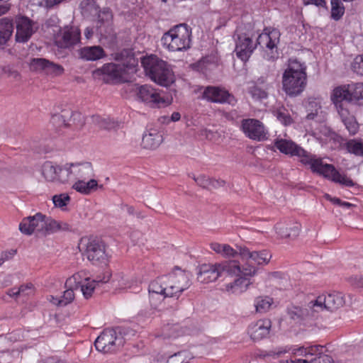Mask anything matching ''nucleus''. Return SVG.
Instances as JSON below:
<instances>
[{"label":"nucleus","instance_id":"obj_1","mask_svg":"<svg viewBox=\"0 0 363 363\" xmlns=\"http://www.w3.org/2000/svg\"><path fill=\"white\" fill-rule=\"evenodd\" d=\"M242 264L238 262L239 272L238 277L225 285V291L231 294H241L247 290L251 284L249 277L257 274L256 265L267 264L272 255L267 250L250 252L247 247L239 248Z\"/></svg>","mask_w":363,"mask_h":363},{"label":"nucleus","instance_id":"obj_2","mask_svg":"<svg viewBox=\"0 0 363 363\" xmlns=\"http://www.w3.org/2000/svg\"><path fill=\"white\" fill-rule=\"evenodd\" d=\"M60 229L59 223L41 213L24 218L19 224L21 232L27 235L35 234L37 236H46Z\"/></svg>","mask_w":363,"mask_h":363},{"label":"nucleus","instance_id":"obj_3","mask_svg":"<svg viewBox=\"0 0 363 363\" xmlns=\"http://www.w3.org/2000/svg\"><path fill=\"white\" fill-rule=\"evenodd\" d=\"M306 86V67L297 60L290 61L282 76V87L289 96L301 94Z\"/></svg>","mask_w":363,"mask_h":363},{"label":"nucleus","instance_id":"obj_4","mask_svg":"<svg viewBox=\"0 0 363 363\" xmlns=\"http://www.w3.org/2000/svg\"><path fill=\"white\" fill-rule=\"evenodd\" d=\"M238 261H224L215 264H203L199 268L197 279L201 283H209L219 277L224 279L238 277L239 272Z\"/></svg>","mask_w":363,"mask_h":363},{"label":"nucleus","instance_id":"obj_5","mask_svg":"<svg viewBox=\"0 0 363 363\" xmlns=\"http://www.w3.org/2000/svg\"><path fill=\"white\" fill-rule=\"evenodd\" d=\"M191 30L186 24L174 26L162 37L161 42L167 49L172 52L186 50L191 47Z\"/></svg>","mask_w":363,"mask_h":363},{"label":"nucleus","instance_id":"obj_6","mask_svg":"<svg viewBox=\"0 0 363 363\" xmlns=\"http://www.w3.org/2000/svg\"><path fill=\"white\" fill-rule=\"evenodd\" d=\"M142 65L146 74L156 83L167 86L174 82V75L167 63L156 56L143 57Z\"/></svg>","mask_w":363,"mask_h":363},{"label":"nucleus","instance_id":"obj_7","mask_svg":"<svg viewBox=\"0 0 363 363\" xmlns=\"http://www.w3.org/2000/svg\"><path fill=\"white\" fill-rule=\"evenodd\" d=\"M167 287L166 277H158L152 281L148 286L150 308L140 311L138 315L145 318H152L158 311V305L161 301L169 297L167 296Z\"/></svg>","mask_w":363,"mask_h":363},{"label":"nucleus","instance_id":"obj_8","mask_svg":"<svg viewBox=\"0 0 363 363\" xmlns=\"http://www.w3.org/2000/svg\"><path fill=\"white\" fill-rule=\"evenodd\" d=\"M79 248L84 251V255L87 259L94 265L106 264L108 260L105 242L100 238H82Z\"/></svg>","mask_w":363,"mask_h":363},{"label":"nucleus","instance_id":"obj_9","mask_svg":"<svg viewBox=\"0 0 363 363\" xmlns=\"http://www.w3.org/2000/svg\"><path fill=\"white\" fill-rule=\"evenodd\" d=\"M274 146L282 153L291 156H297L300 162L303 164H310L312 169V164L317 159L312 158L305 150L297 145L291 140L286 139H277L274 141Z\"/></svg>","mask_w":363,"mask_h":363},{"label":"nucleus","instance_id":"obj_10","mask_svg":"<svg viewBox=\"0 0 363 363\" xmlns=\"http://www.w3.org/2000/svg\"><path fill=\"white\" fill-rule=\"evenodd\" d=\"M312 171L346 186H353L354 185V183L351 179L347 177L345 175L340 174L333 165L324 164L321 159H317L313 162Z\"/></svg>","mask_w":363,"mask_h":363},{"label":"nucleus","instance_id":"obj_11","mask_svg":"<svg viewBox=\"0 0 363 363\" xmlns=\"http://www.w3.org/2000/svg\"><path fill=\"white\" fill-rule=\"evenodd\" d=\"M121 338L118 337L113 329H105L96 338L94 345L97 350L104 353L113 352L122 345Z\"/></svg>","mask_w":363,"mask_h":363},{"label":"nucleus","instance_id":"obj_12","mask_svg":"<svg viewBox=\"0 0 363 363\" xmlns=\"http://www.w3.org/2000/svg\"><path fill=\"white\" fill-rule=\"evenodd\" d=\"M345 303V298L343 294L340 292L333 291L327 295L319 296L315 301H313V311H316L318 313L323 309L334 311L342 307Z\"/></svg>","mask_w":363,"mask_h":363},{"label":"nucleus","instance_id":"obj_13","mask_svg":"<svg viewBox=\"0 0 363 363\" xmlns=\"http://www.w3.org/2000/svg\"><path fill=\"white\" fill-rule=\"evenodd\" d=\"M280 33L277 29L269 30L265 28L264 32L261 33L257 39L256 46L258 45L262 48L266 49V52L269 51L267 54V59L274 60L277 54V44L279 43Z\"/></svg>","mask_w":363,"mask_h":363},{"label":"nucleus","instance_id":"obj_14","mask_svg":"<svg viewBox=\"0 0 363 363\" xmlns=\"http://www.w3.org/2000/svg\"><path fill=\"white\" fill-rule=\"evenodd\" d=\"M167 296L178 298L181 294L191 286L189 274L181 271L179 273L166 277Z\"/></svg>","mask_w":363,"mask_h":363},{"label":"nucleus","instance_id":"obj_15","mask_svg":"<svg viewBox=\"0 0 363 363\" xmlns=\"http://www.w3.org/2000/svg\"><path fill=\"white\" fill-rule=\"evenodd\" d=\"M137 95L143 101L153 107L166 106L171 103L172 100L165 97L162 92L148 85L140 86L138 88Z\"/></svg>","mask_w":363,"mask_h":363},{"label":"nucleus","instance_id":"obj_16","mask_svg":"<svg viewBox=\"0 0 363 363\" xmlns=\"http://www.w3.org/2000/svg\"><path fill=\"white\" fill-rule=\"evenodd\" d=\"M241 129L245 135L251 140L263 141L267 138V132L263 123L259 120L243 119L241 121Z\"/></svg>","mask_w":363,"mask_h":363},{"label":"nucleus","instance_id":"obj_17","mask_svg":"<svg viewBox=\"0 0 363 363\" xmlns=\"http://www.w3.org/2000/svg\"><path fill=\"white\" fill-rule=\"evenodd\" d=\"M202 98L209 102L218 104L227 103L232 106H234L237 102L235 96L230 94L227 90L213 86H208L204 88Z\"/></svg>","mask_w":363,"mask_h":363},{"label":"nucleus","instance_id":"obj_18","mask_svg":"<svg viewBox=\"0 0 363 363\" xmlns=\"http://www.w3.org/2000/svg\"><path fill=\"white\" fill-rule=\"evenodd\" d=\"M15 22L16 41L23 43L28 42L38 28L35 23L26 16L16 17Z\"/></svg>","mask_w":363,"mask_h":363},{"label":"nucleus","instance_id":"obj_19","mask_svg":"<svg viewBox=\"0 0 363 363\" xmlns=\"http://www.w3.org/2000/svg\"><path fill=\"white\" fill-rule=\"evenodd\" d=\"M110 276H108L106 278H104L103 279L97 278L95 280H90L86 278L84 281H80V275L79 274H75L72 277L69 278L66 284L72 286V284L74 283L75 289L80 288L81 291L82 292L84 296L86 298H89L91 296L96 286V283L103 282L106 283L109 280Z\"/></svg>","mask_w":363,"mask_h":363},{"label":"nucleus","instance_id":"obj_20","mask_svg":"<svg viewBox=\"0 0 363 363\" xmlns=\"http://www.w3.org/2000/svg\"><path fill=\"white\" fill-rule=\"evenodd\" d=\"M331 100L338 112L342 109H348V105L352 104L349 84L335 88L331 94Z\"/></svg>","mask_w":363,"mask_h":363},{"label":"nucleus","instance_id":"obj_21","mask_svg":"<svg viewBox=\"0 0 363 363\" xmlns=\"http://www.w3.org/2000/svg\"><path fill=\"white\" fill-rule=\"evenodd\" d=\"M274 228L281 238L294 239L299 235L301 224L294 220H283L277 223Z\"/></svg>","mask_w":363,"mask_h":363},{"label":"nucleus","instance_id":"obj_22","mask_svg":"<svg viewBox=\"0 0 363 363\" xmlns=\"http://www.w3.org/2000/svg\"><path fill=\"white\" fill-rule=\"evenodd\" d=\"M256 48L252 39L246 35L238 36L235 52L238 58L247 61Z\"/></svg>","mask_w":363,"mask_h":363},{"label":"nucleus","instance_id":"obj_23","mask_svg":"<svg viewBox=\"0 0 363 363\" xmlns=\"http://www.w3.org/2000/svg\"><path fill=\"white\" fill-rule=\"evenodd\" d=\"M313 301H311L309 304L305 307L291 306L288 308V315L289 318L294 321L306 320L310 318H315L318 316L316 311L313 310Z\"/></svg>","mask_w":363,"mask_h":363},{"label":"nucleus","instance_id":"obj_24","mask_svg":"<svg viewBox=\"0 0 363 363\" xmlns=\"http://www.w3.org/2000/svg\"><path fill=\"white\" fill-rule=\"evenodd\" d=\"M81 117L80 113H74L71 110H62L60 113L54 114L51 118V123L57 128L69 127L74 123L77 118Z\"/></svg>","mask_w":363,"mask_h":363},{"label":"nucleus","instance_id":"obj_25","mask_svg":"<svg viewBox=\"0 0 363 363\" xmlns=\"http://www.w3.org/2000/svg\"><path fill=\"white\" fill-rule=\"evenodd\" d=\"M271 326L269 320H259L249 326L248 333L253 340L258 341L269 335Z\"/></svg>","mask_w":363,"mask_h":363},{"label":"nucleus","instance_id":"obj_26","mask_svg":"<svg viewBox=\"0 0 363 363\" xmlns=\"http://www.w3.org/2000/svg\"><path fill=\"white\" fill-rule=\"evenodd\" d=\"M163 141L162 134L157 129L151 128L145 133L142 140V146L145 149L155 150Z\"/></svg>","mask_w":363,"mask_h":363},{"label":"nucleus","instance_id":"obj_27","mask_svg":"<svg viewBox=\"0 0 363 363\" xmlns=\"http://www.w3.org/2000/svg\"><path fill=\"white\" fill-rule=\"evenodd\" d=\"M72 170L76 179H86L94 175L93 167L89 162L72 164Z\"/></svg>","mask_w":363,"mask_h":363},{"label":"nucleus","instance_id":"obj_28","mask_svg":"<svg viewBox=\"0 0 363 363\" xmlns=\"http://www.w3.org/2000/svg\"><path fill=\"white\" fill-rule=\"evenodd\" d=\"M193 179L199 186L207 189H218L224 186L225 184L224 180L216 179L203 174L199 175L198 177L194 176Z\"/></svg>","mask_w":363,"mask_h":363},{"label":"nucleus","instance_id":"obj_29","mask_svg":"<svg viewBox=\"0 0 363 363\" xmlns=\"http://www.w3.org/2000/svg\"><path fill=\"white\" fill-rule=\"evenodd\" d=\"M13 32L12 21L8 18L0 19V45H5Z\"/></svg>","mask_w":363,"mask_h":363},{"label":"nucleus","instance_id":"obj_30","mask_svg":"<svg viewBox=\"0 0 363 363\" xmlns=\"http://www.w3.org/2000/svg\"><path fill=\"white\" fill-rule=\"evenodd\" d=\"M338 113L342 121L344 123L350 133L352 135L356 134L359 129V124L355 117L349 112L348 109H342L340 112Z\"/></svg>","mask_w":363,"mask_h":363},{"label":"nucleus","instance_id":"obj_31","mask_svg":"<svg viewBox=\"0 0 363 363\" xmlns=\"http://www.w3.org/2000/svg\"><path fill=\"white\" fill-rule=\"evenodd\" d=\"M210 247L213 251L225 258H235L238 255H240L239 251L233 249L228 244L213 242L211 244Z\"/></svg>","mask_w":363,"mask_h":363},{"label":"nucleus","instance_id":"obj_32","mask_svg":"<svg viewBox=\"0 0 363 363\" xmlns=\"http://www.w3.org/2000/svg\"><path fill=\"white\" fill-rule=\"evenodd\" d=\"M80 32L77 28H71L64 30L62 36V46L68 48L79 41Z\"/></svg>","mask_w":363,"mask_h":363},{"label":"nucleus","instance_id":"obj_33","mask_svg":"<svg viewBox=\"0 0 363 363\" xmlns=\"http://www.w3.org/2000/svg\"><path fill=\"white\" fill-rule=\"evenodd\" d=\"M104 55V51L100 46L85 47L80 51V56L86 60H97Z\"/></svg>","mask_w":363,"mask_h":363},{"label":"nucleus","instance_id":"obj_34","mask_svg":"<svg viewBox=\"0 0 363 363\" xmlns=\"http://www.w3.org/2000/svg\"><path fill=\"white\" fill-rule=\"evenodd\" d=\"M97 186V181L93 179L86 182L84 179H77L73 184L72 188L79 193L88 195L91 194V191L96 190Z\"/></svg>","mask_w":363,"mask_h":363},{"label":"nucleus","instance_id":"obj_35","mask_svg":"<svg viewBox=\"0 0 363 363\" xmlns=\"http://www.w3.org/2000/svg\"><path fill=\"white\" fill-rule=\"evenodd\" d=\"M349 86L352 104L363 106V83H355Z\"/></svg>","mask_w":363,"mask_h":363},{"label":"nucleus","instance_id":"obj_36","mask_svg":"<svg viewBox=\"0 0 363 363\" xmlns=\"http://www.w3.org/2000/svg\"><path fill=\"white\" fill-rule=\"evenodd\" d=\"M273 303V298L269 296H258L254 301L256 313L267 312Z\"/></svg>","mask_w":363,"mask_h":363},{"label":"nucleus","instance_id":"obj_37","mask_svg":"<svg viewBox=\"0 0 363 363\" xmlns=\"http://www.w3.org/2000/svg\"><path fill=\"white\" fill-rule=\"evenodd\" d=\"M80 9L82 15L86 17L95 16L99 11V7L94 0H83L80 4Z\"/></svg>","mask_w":363,"mask_h":363},{"label":"nucleus","instance_id":"obj_38","mask_svg":"<svg viewBox=\"0 0 363 363\" xmlns=\"http://www.w3.org/2000/svg\"><path fill=\"white\" fill-rule=\"evenodd\" d=\"M70 288L64 291L63 295L60 298H55L51 296L50 301L57 306H66L70 303L74 298V290L72 289L73 284L72 286L67 284Z\"/></svg>","mask_w":363,"mask_h":363},{"label":"nucleus","instance_id":"obj_39","mask_svg":"<svg viewBox=\"0 0 363 363\" xmlns=\"http://www.w3.org/2000/svg\"><path fill=\"white\" fill-rule=\"evenodd\" d=\"M102 70L104 74H107L113 79H119L123 75L124 68L119 64L109 63L104 65Z\"/></svg>","mask_w":363,"mask_h":363},{"label":"nucleus","instance_id":"obj_40","mask_svg":"<svg viewBox=\"0 0 363 363\" xmlns=\"http://www.w3.org/2000/svg\"><path fill=\"white\" fill-rule=\"evenodd\" d=\"M57 167L52 162H45L42 166V174L48 182H55Z\"/></svg>","mask_w":363,"mask_h":363},{"label":"nucleus","instance_id":"obj_41","mask_svg":"<svg viewBox=\"0 0 363 363\" xmlns=\"http://www.w3.org/2000/svg\"><path fill=\"white\" fill-rule=\"evenodd\" d=\"M72 176H73L72 164H66L63 167L58 166L55 182L65 183L71 179Z\"/></svg>","mask_w":363,"mask_h":363},{"label":"nucleus","instance_id":"obj_42","mask_svg":"<svg viewBox=\"0 0 363 363\" xmlns=\"http://www.w3.org/2000/svg\"><path fill=\"white\" fill-rule=\"evenodd\" d=\"M349 152L356 156L363 157V141L359 140H350L346 144Z\"/></svg>","mask_w":363,"mask_h":363},{"label":"nucleus","instance_id":"obj_43","mask_svg":"<svg viewBox=\"0 0 363 363\" xmlns=\"http://www.w3.org/2000/svg\"><path fill=\"white\" fill-rule=\"evenodd\" d=\"M331 18L335 21L341 18L345 13V8L341 0H331Z\"/></svg>","mask_w":363,"mask_h":363},{"label":"nucleus","instance_id":"obj_44","mask_svg":"<svg viewBox=\"0 0 363 363\" xmlns=\"http://www.w3.org/2000/svg\"><path fill=\"white\" fill-rule=\"evenodd\" d=\"M98 33L104 38L113 40L116 38L112 22L104 25H96Z\"/></svg>","mask_w":363,"mask_h":363},{"label":"nucleus","instance_id":"obj_45","mask_svg":"<svg viewBox=\"0 0 363 363\" xmlns=\"http://www.w3.org/2000/svg\"><path fill=\"white\" fill-rule=\"evenodd\" d=\"M93 121L102 129L111 130L118 126V123L109 118H101L99 116H93Z\"/></svg>","mask_w":363,"mask_h":363},{"label":"nucleus","instance_id":"obj_46","mask_svg":"<svg viewBox=\"0 0 363 363\" xmlns=\"http://www.w3.org/2000/svg\"><path fill=\"white\" fill-rule=\"evenodd\" d=\"M49 60L45 58H31L29 62L30 70L35 72H45Z\"/></svg>","mask_w":363,"mask_h":363},{"label":"nucleus","instance_id":"obj_47","mask_svg":"<svg viewBox=\"0 0 363 363\" xmlns=\"http://www.w3.org/2000/svg\"><path fill=\"white\" fill-rule=\"evenodd\" d=\"M97 25H104L112 22L113 15L111 11L108 8H104L101 11H99Z\"/></svg>","mask_w":363,"mask_h":363},{"label":"nucleus","instance_id":"obj_48","mask_svg":"<svg viewBox=\"0 0 363 363\" xmlns=\"http://www.w3.org/2000/svg\"><path fill=\"white\" fill-rule=\"evenodd\" d=\"M64 72V68L58 64L51 61L48 62L45 73L52 76H60Z\"/></svg>","mask_w":363,"mask_h":363},{"label":"nucleus","instance_id":"obj_49","mask_svg":"<svg viewBox=\"0 0 363 363\" xmlns=\"http://www.w3.org/2000/svg\"><path fill=\"white\" fill-rule=\"evenodd\" d=\"M70 201V197L67 194L55 195L52 197V201L56 207L63 208Z\"/></svg>","mask_w":363,"mask_h":363},{"label":"nucleus","instance_id":"obj_50","mask_svg":"<svg viewBox=\"0 0 363 363\" xmlns=\"http://www.w3.org/2000/svg\"><path fill=\"white\" fill-rule=\"evenodd\" d=\"M276 116L277 119L284 125H288L291 123V118L289 113L286 112L284 108L277 110L276 112Z\"/></svg>","mask_w":363,"mask_h":363},{"label":"nucleus","instance_id":"obj_51","mask_svg":"<svg viewBox=\"0 0 363 363\" xmlns=\"http://www.w3.org/2000/svg\"><path fill=\"white\" fill-rule=\"evenodd\" d=\"M250 94H252L253 98L261 99L267 98V93L265 90L259 88L257 86H253L250 88Z\"/></svg>","mask_w":363,"mask_h":363},{"label":"nucleus","instance_id":"obj_52","mask_svg":"<svg viewBox=\"0 0 363 363\" xmlns=\"http://www.w3.org/2000/svg\"><path fill=\"white\" fill-rule=\"evenodd\" d=\"M352 69L357 74L363 75V55L355 57L352 64Z\"/></svg>","mask_w":363,"mask_h":363},{"label":"nucleus","instance_id":"obj_53","mask_svg":"<svg viewBox=\"0 0 363 363\" xmlns=\"http://www.w3.org/2000/svg\"><path fill=\"white\" fill-rule=\"evenodd\" d=\"M2 72L8 77L17 79L19 77V73L13 68L11 65H6L2 67Z\"/></svg>","mask_w":363,"mask_h":363},{"label":"nucleus","instance_id":"obj_54","mask_svg":"<svg viewBox=\"0 0 363 363\" xmlns=\"http://www.w3.org/2000/svg\"><path fill=\"white\" fill-rule=\"evenodd\" d=\"M16 251L14 250H10L7 251L2 252L0 254V267L6 262L9 259H11L14 255L16 254Z\"/></svg>","mask_w":363,"mask_h":363},{"label":"nucleus","instance_id":"obj_55","mask_svg":"<svg viewBox=\"0 0 363 363\" xmlns=\"http://www.w3.org/2000/svg\"><path fill=\"white\" fill-rule=\"evenodd\" d=\"M311 363H333V359L328 354H320L311 359Z\"/></svg>","mask_w":363,"mask_h":363},{"label":"nucleus","instance_id":"obj_56","mask_svg":"<svg viewBox=\"0 0 363 363\" xmlns=\"http://www.w3.org/2000/svg\"><path fill=\"white\" fill-rule=\"evenodd\" d=\"M305 5L313 4L318 7L326 9L325 0H303Z\"/></svg>","mask_w":363,"mask_h":363},{"label":"nucleus","instance_id":"obj_57","mask_svg":"<svg viewBox=\"0 0 363 363\" xmlns=\"http://www.w3.org/2000/svg\"><path fill=\"white\" fill-rule=\"evenodd\" d=\"M313 104H315V111H311V113H309L307 115L306 118L308 120H313L315 118V116L318 115V111L320 108V106H319L315 101H311L310 103V105H312Z\"/></svg>","mask_w":363,"mask_h":363},{"label":"nucleus","instance_id":"obj_58","mask_svg":"<svg viewBox=\"0 0 363 363\" xmlns=\"http://www.w3.org/2000/svg\"><path fill=\"white\" fill-rule=\"evenodd\" d=\"M224 116L226 119L229 121H235L238 118V115L235 110L231 111L228 113H225Z\"/></svg>","mask_w":363,"mask_h":363},{"label":"nucleus","instance_id":"obj_59","mask_svg":"<svg viewBox=\"0 0 363 363\" xmlns=\"http://www.w3.org/2000/svg\"><path fill=\"white\" fill-rule=\"evenodd\" d=\"M269 277L272 278V279H286V276L281 273V272H272L269 274Z\"/></svg>","mask_w":363,"mask_h":363},{"label":"nucleus","instance_id":"obj_60","mask_svg":"<svg viewBox=\"0 0 363 363\" xmlns=\"http://www.w3.org/2000/svg\"><path fill=\"white\" fill-rule=\"evenodd\" d=\"M325 197L328 200H329L332 203H333L334 204H337V205H339V206H340L342 204V201L340 199H338V198H333L329 194H325Z\"/></svg>","mask_w":363,"mask_h":363},{"label":"nucleus","instance_id":"obj_61","mask_svg":"<svg viewBox=\"0 0 363 363\" xmlns=\"http://www.w3.org/2000/svg\"><path fill=\"white\" fill-rule=\"evenodd\" d=\"M354 280V283L359 287H363V277H354L352 278Z\"/></svg>","mask_w":363,"mask_h":363},{"label":"nucleus","instance_id":"obj_62","mask_svg":"<svg viewBox=\"0 0 363 363\" xmlns=\"http://www.w3.org/2000/svg\"><path fill=\"white\" fill-rule=\"evenodd\" d=\"M10 9L8 4L0 5V16L6 13Z\"/></svg>","mask_w":363,"mask_h":363},{"label":"nucleus","instance_id":"obj_63","mask_svg":"<svg viewBox=\"0 0 363 363\" xmlns=\"http://www.w3.org/2000/svg\"><path fill=\"white\" fill-rule=\"evenodd\" d=\"M7 294L12 297H17L19 295V291H17V289H11L8 291Z\"/></svg>","mask_w":363,"mask_h":363},{"label":"nucleus","instance_id":"obj_64","mask_svg":"<svg viewBox=\"0 0 363 363\" xmlns=\"http://www.w3.org/2000/svg\"><path fill=\"white\" fill-rule=\"evenodd\" d=\"M94 33L93 29L86 28L84 30V35L87 39H89Z\"/></svg>","mask_w":363,"mask_h":363}]
</instances>
